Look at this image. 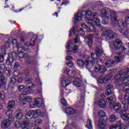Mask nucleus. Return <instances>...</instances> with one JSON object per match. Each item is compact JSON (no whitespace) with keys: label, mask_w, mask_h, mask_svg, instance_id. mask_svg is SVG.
I'll return each mask as SVG.
<instances>
[{"label":"nucleus","mask_w":129,"mask_h":129,"mask_svg":"<svg viewBox=\"0 0 129 129\" xmlns=\"http://www.w3.org/2000/svg\"><path fill=\"white\" fill-rule=\"evenodd\" d=\"M116 86H120L123 84H126L129 81V69L127 68L123 69L119 72L115 77Z\"/></svg>","instance_id":"obj_1"},{"label":"nucleus","mask_w":129,"mask_h":129,"mask_svg":"<svg viewBox=\"0 0 129 129\" xmlns=\"http://www.w3.org/2000/svg\"><path fill=\"white\" fill-rule=\"evenodd\" d=\"M110 17L111 18V21L114 26H115V24H117L116 28L118 30L122 31L124 29V22L121 19H119L117 21V18L116 17V13L114 11L110 10Z\"/></svg>","instance_id":"obj_2"},{"label":"nucleus","mask_w":129,"mask_h":129,"mask_svg":"<svg viewBox=\"0 0 129 129\" xmlns=\"http://www.w3.org/2000/svg\"><path fill=\"white\" fill-rule=\"evenodd\" d=\"M25 81L26 82L27 87L25 88L24 90V94L20 95L18 97V99L20 101H23V100H25V95L27 94H31L32 92H34V90L32 89L33 87H34L33 84H30V86H29V78H25Z\"/></svg>","instance_id":"obj_3"},{"label":"nucleus","mask_w":129,"mask_h":129,"mask_svg":"<svg viewBox=\"0 0 129 129\" xmlns=\"http://www.w3.org/2000/svg\"><path fill=\"white\" fill-rule=\"evenodd\" d=\"M123 57L124 55H122V53L117 52L116 53V56L114 57L115 61L113 59L108 60L105 63V65L107 68L113 67L115 64L121 62L122 59H123Z\"/></svg>","instance_id":"obj_4"},{"label":"nucleus","mask_w":129,"mask_h":129,"mask_svg":"<svg viewBox=\"0 0 129 129\" xmlns=\"http://www.w3.org/2000/svg\"><path fill=\"white\" fill-rule=\"evenodd\" d=\"M98 115L100 117L98 123V128H105L107 125L105 122L107 121V116L105 115V112L103 111H100L98 113Z\"/></svg>","instance_id":"obj_5"},{"label":"nucleus","mask_w":129,"mask_h":129,"mask_svg":"<svg viewBox=\"0 0 129 129\" xmlns=\"http://www.w3.org/2000/svg\"><path fill=\"white\" fill-rule=\"evenodd\" d=\"M17 56L18 54L16 53V52H12V53L10 54L7 58L6 61L7 65H8V66H10L11 68H12L14 64V62H15V60L16 59V58H17Z\"/></svg>","instance_id":"obj_6"},{"label":"nucleus","mask_w":129,"mask_h":129,"mask_svg":"<svg viewBox=\"0 0 129 129\" xmlns=\"http://www.w3.org/2000/svg\"><path fill=\"white\" fill-rule=\"evenodd\" d=\"M102 38H106V39H113L116 37V34L113 32L112 30H106L102 32L101 34Z\"/></svg>","instance_id":"obj_7"},{"label":"nucleus","mask_w":129,"mask_h":129,"mask_svg":"<svg viewBox=\"0 0 129 129\" xmlns=\"http://www.w3.org/2000/svg\"><path fill=\"white\" fill-rule=\"evenodd\" d=\"M86 22L87 24H89V26L91 27L90 28L87 27V28L86 29V30H87V32H88V33H91V32H95V26L93 25V20H91L89 18H86Z\"/></svg>","instance_id":"obj_8"},{"label":"nucleus","mask_w":129,"mask_h":129,"mask_svg":"<svg viewBox=\"0 0 129 129\" xmlns=\"http://www.w3.org/2000/svg\"><path fill=\"white\" fill-rule=\"evenodd\" d=\"M86 17H89V18L86 17L85 18V20L86 19H90L91 20H92L93 19L94 20L95 19H96L97 17H98V14L97 13H92L91 12V11L90 10H87L86 12H84Z\"/></svg>","instance_id":"obj_9"},{"label":"nucleus","mask_w":129,"mask_h":129,"mask_svg":"<svg viewBox=\"0 0 129 129\" xmlns=\"http://www.w3.org/2000/svg\"><path fill=\"white\" fill-rule=\"evenodd\" d=\"M106 68L104 66H100L99 64L97 63L95 66V71L98 73H104L106 72Z\"/></svg>","instance_id":"obj_10"},{"label":"nucleus","mask_w":129,"mask_h":129,"mask_svg":"<svg viewBox=\"0 0 129 129\" xmlns=\"http://www.w3.org/2000/svg\"><path fill=\"white\" fill-rule=\"evenodd\" d=\"M109 80H110V77L106 76L105 75H102L101 76L99 77L98 82L100 84H102L103 83L106 84Z\"/></svg>","instance_id":"obj_11"},{"label":"nucleus","mask_w":129,"mask_h":129,"mask_svg":"<svg viewBox=\"0 0 129 129\" xmlns=\"http://www.w3.org/2000/svg\"><path fill=\"white\" fill-rule=\"evenodd\" d=\"M110 9L108 8H106L102 10L101 12V17L102 19L105 18L108 20L109 19V12Z\"/></svg>","instance_id":"obj_12"},{"label":"nucleus","mask_w":129,"mask_h":129,"mask_svg":"<svg viewBox=\"0 0 129 129\" xmlns=\"http://www.w3.org/2000/svg\"><path fill=\"white\" fill-rule=\"evenodd\" d=\"M122 43L121 41L119 39H116V40L114 41L112 43L113 48L115 50H119L120 48H121V45Z\"/></svg>","instance_id":"obj_13"},{"label":"nucleus","mask_w":129,"mask_h":129,"mask_svg":"<svg viewBox=\"0 0 129 129\" xmlns=\"http://www.w3.org/2000/svg\"><path fill=\"white\" fill-rule=\"evenodd\" d=\"M7 82V79L5 77H0V88L1 89H6Z\"/></svg>","instance_id":"obj_14"},{"label":"nucleus","mask_w":129,"mask_h":129,"mask_svg":"<svg viewBox=\"0 0 129 129\" xmlns=\"http://www.w3.org/2000/svg\"><path fill=\"white\" fill-rule=\"evenodd\" d=\"M27 37L28 38H31L30 40L31 43H33V44L32 45V46H34L35 45V43L37 42V40L38 39V37L37 35H34L33 33H29L27 34Z\"/></svg>","instance_id":"obj_15"},{"label":"nucleus","mask_w":129,"mask_h":129,"mask_svg":"<svg viewBox=\"0 0 129 129\" xmlns=\"http://www.w3.org/2000/svg\"><path fill=\"white\" fill-rule=\"evenodd\" d=\"M1 126L2 128H8L11 126V122L8 119H5L2 122Z\"/></svg>","instance_id":"obj_16"},{"label":"nucleus","mask_w":129,"mask_h":129,"mask_svg":"<svg viewBox=\"0 0 129 129\" xmlns=\"http://www.w3.org/2000/svg\"><path fill=\"white\" fill-rule=\"evenodd\" d=\"M82 20V14L79 13L75 16V18L73 19V21L75 24H77L78 22H80Z\"/></svg>","instance_id":"obj_17"},{"label":"nucleus","mask_w":129,"mask_h":129,"mask_svg":"<svg viewBox=\"0 0 129 129\" xmlns=\"http://www.w3.org/2000/svg\"><path fill=\"white\" fill-rule=\"evenodd\" d=\"M98 104L101 108H105L106 107V103L102 99H99L98 101Z\"/></svg>","instance_id":"obj_18"},{"label":"nucleus","mask_w":129,"mask_h":129,"mask_svg":"<svg viewBox=\"0 0 129 129\" xmlns=\"http://www.w3.org/2000/svg\"><path fill=\"white\" fill-rule=\"evenodd\" d=\"M35 104L37 107H41L43 104V101L39 98H37L35 100Z\"/></svg>","instance_id":"obj_19"},{"label":"nucleus","mask_w":129,"mask_h":129,"mask_svg":"<svg viewBox=\"0 0 129 129\" xmlns=\"http://www.w3.org/2000/svg\"><path fill=\"white\" fill-rule=\"evenodd\" d=\"M27 119H31L34 118V110L29 111L25 116Z\"/></svg>","instance_id":"obj_20"},{"label":"nucleus","mask_w":129,"mask_h":129,"mask_svg":"<svg viewBox=\"0 0 129 129\" xmlns=\"http://www.w3.org/2000/svg\"><path fill=\"white\" fill-rule=\"evenodd\" d=\"M9 48H10V43L7 41L5 45L1 46V51H2V52H6V51H8Z\"/></svg>","instance_id":"obj_21"},{"label":"nucleus","mask_w":129,"mask_h":129,"mask_svg":"<svg viewBox=\"0 0 129 129\" xmlns=\"http://www.w3.org/2000/svg\"><path fill=\"white\" fill-rule=\"evenodd\" d=\"M82 82L79 79H77L76 81L73 82V84L75 85L76 87H81V83Z\"/></svg>","instance_id":"obj_22"},{"label":"nucleus","mask_w":129,"mask_h":129,"mask_svg":"<svg viewBox=\"0 0 129 129\" xmlns=\"http://www.w3.org/2000/svg\"><path fill=\"white\" fill-rule=\"evenodd\" d=\"M95 64V61L94 60H86L85 61V66H93V65Z\"/></svg>","instance_id":"obj_23"},{"label":"nucleus","mask_w":129,"mask_h":129,"mask_svg":"<svg viewBox=\"0 0 129 129\" xmlns=\"http://www.w3.org/2000/svg\"><path fill=\"white\" fill-rule=\"evenodd\" d=\"M66 112L68 114H73L75 112V110L72 108L67 107L66 108Z\"/></svg>","instance_id":"obj_24"},{"label":"nucleus","mask_w":129,"mask_h":129,"mask_svg":"<svg viewBox=\"0 0 129 129\" xmlns=\"http://www.w3.org/2000/svg\"><path fill=\"white\" fill-rule=\"evenodd\" d=\"M28 126H30V121L28 122L23 121L21 125L22 129H28Z\"/></svg>","instance_id":"obj_25"},{"label":"nucleus","mask_w":129,"mask_h":129,"mask_svg":"<svg viewBox=\"0 0 129 129\" xmlns=\"http://www.w3.org/2000/svg\"><path fill=\"white\" fill-rule=\"evenodd\" d=\"M71 83L70 82V80H63L61 82V86L62 87H66V86H68V85H69V84H70Z\"/></svg>","instance_id":"obj_26"},{"label":"nucleus","mask_w":129,"mask_h":129,"mask_svg":"<svg viewBox=\"0 0 129 129\" xmlns=\"http://www.w3.org/2000/svg\"><path fill=\"white\" fill-rule=\"evenodd\" d=\"M15 104H16V103L14 101H11L8 103V105L7 106L8 109H12L13 107H15Z\"/></svg>","instance_id":"obj_27"},{"label":"nucleus","mask_w":129,"mask_h":129,"mask_svg":"<svg viewBox=\"0 0 129 129\" xmlns=\"http://www.w3.org/2000/svg\"><path fill=\"white\" fill-rule=\"evenodd\" d=\"M96 18H95L94 19H89V20H91L92 21H93V25L94 26V23H96V24L97 25V26H98V27H100V25H99V23H100V20H99V19H98L97 17Z\"/></svg>","instance_id":"obj_28"},{"label":"nucleus","mask_w":129,"mask_h":129,"mask_svg":"<svg viewBox=\"0 0 129 129\" xmlns=\"http://www.w3.org/2000/svg\"><path fill=\"white\" fill-rule=\"evenodd\" d=\"M87 127L89 129H92V122L90 119H88L87 120Z\"/></svg>","instance_id":"obj_29"},{"label":"nucleus","mask_w":129,"mask_h":129,"mask_svg":"<svg viewBox=\"0 0 129 129\" xmlns=\"http://www.w3.org/2000/svg\"><path fill=\"white\" fill-rule=\"evenodd\" d=\"M123 92H128L129 91V84H124L122 87Z\"/></svg>","instance_id":"obj_30"},{"label":"nucleus","mask_w":129,"mask_h":129,"mask_svg":"<svg viewBox=\"0 0 129 129\" xmlns=\"http://www.w3.org/2000/svg\"><path fill=\"white\" fill-rule=\"evenodd\" d=\"M41 114V111L39 109L36 110L35 111H34L33 119L38 117V116Z\"/></svg>","instance_id":"obj_31"},{"label":"nucleus","mask_w":129,"mask_h":129,"mask_svg":"<svg viewBox=\"0 0 129 129\" xmlns=\"http://www.w3.org/2000/svg\"><path fill=\"white\" fill-rule=\"evenodd\" d=\"M77 63L80 67H83V66H85V61H84L82 59L77 60Z\"/></svg>","instance_id":"obj_32"},{"label":"nucleus","mask_w":129,"mask_h":129,"mask_svg":"<svg viewBox=\"0 0 129 129\" xmlns=\"http://www.w3.org/2000/svg\"><path fill=\"white\" fill-rule=\"evenodd\" d=\"M87 42H88V45L89 46V47L90 48H91L92 46V44L93 43V41H92V39L89 37H88L87 39H86Z\"/></svg>","instance_id":"obj_33"},{"label":"nucleus","mask_w":129,"mask_h":129,"mask_svg":"<svg viewBox=\"0 0 129 129\" xmlns=\"http://www.w3.org/2000/svg\"><path fill=\"white\" fill-rule=\"evenodd\" d=\"M120 33L122 34L125 37V38H126L127 39H129V30L126 29V31L122 33V32L120 31Z\"/></svg>","instance_id":"obj_34"},{"label":"nucleus","mask_w":129,"mask_h":129,"mask_svg":"<svg viewBox=\"0 0 129 129\" xmlns=\"http://www.w3.org/2000/svg\"><path fill=\"white\" fill-rule=\"evenodd\" d=\"M19 67H20V62H16L14 61L12 67H11V68L12 69H15V68H18Z\"/></svg>","instance_id":"obj_35"},{"label":"nucleus","mask_w":129,"mask_h":129,"mask_svg":"<svg viewBox=\"0 0 129 129\" xmlns=\"http://www.w3.org/2000/svg\"><path fill=\"white\" fill-rule=\"evenodd\" d=\"M72 52L74 53H78L79 52V49H78V46L77 45H74V47L72 50Z\"/></svg>","instance_id":"obj_36"},{"label":"nucleus","mask_w":129,"mask_h":129,"mask_svg":"<svg viewBox=\"0 0 129 129\" xmlns=\"http://www.w3.org/2000/svg\"><path fill=\"white\" fill-rule=\"evenodd\" d=\"M33 122L34 123H35V124H42L43 120L42 119L37 118L35 120L33 121Z\"/></svg>","instance_id":"obj_37"},{"label":"nucleus","mask_w":129,"mask_h":129,"mask_svg":"<svg viewBox=\"0 0 129 129\" xmlns=\"http://www.w3.org/2000/svg\"><path fill=\"white\" fill-rule=\"evenodd\" d=\"M115 110V112H117V113H119V114H123V111L120 108H117L114 109Z\"/></svg>","instance_id":"obj_38"},{"label":"nucleus","mask_w":129,"mask_h":129,"mask_svg":"<svg viewBox=\"0 0 129 129\" xmlns=\"http://www.w3.org/2000/svg\"><path fill=\"white\" fill-rule=\"evenodd\" d=\"M98 56L95 53H91V58L93 59V60H96L98 58Z\"/></svg>","instance_id":"obj_39"},{"label":"nucleus","mask_w":129,"mask_h":129,"mask_svg":"<svg viewBox=\"0 0 129 129\" xmlns=\"http://www.w3.org/2000/svg\"><path fill=\"white\" fill-rule=\"evenodd\" d=\"M123 51H127L128 52L126 54H128L129 53V43H127L126 44V47H123L122 48Z\"/></svg>","instance_id":"obj_40"},{"label":"nucleus","mask_w":129,"mask_h":129,"mask_svg":"<svg viewBox=\"0 0 129 129\" xmlns=\"http://www.w3.org/2000/svg\"><path fill=\"white\" fill-rule=\"evenodd\" d=\"M23 116L24 114H23V113H18L16 115V118H17V119H21V118H23Z\"/></svg>","instance_id":"obj_41"},{"label":"nucleus","mask_w":129,"mask_h":129,"mask_svg":"<svg viewBox=\"0 0 129 129\" xmlns=\"http://www.w3.org/2000/svg\"><path fill=\"white\" fill-rule=\"evenodd\" d=\"M13 112V110H12L11 109H8V110H7L6 111V114L8 116H10L12 115Z\"/></svg>","instance_id":"obj_42"},{"label":"nucleus","mask_w":129,"mask_h":129,"mask_svg":"<svg viewBox=\"0 0 129 129\" xmlns=\"http://www.w3.org/2000/svg\"><path fill=\"white\" fill-rule=\"evenodd\" d=\"M20 40L21 41V42H25V33L24 32H22V33L20 35Z\"/></svg>","instance_id":"obj_43"},{"label":"nucleus","mask_w":129,"mask_h":129,"mask_svg":"<svg viewBox=\"0 0 129 129\" xmlns=\"http://www.w3.org/2000/svg\"><path fill=\"white\" fill-rule=\"evenodd\" d=\"M78 34L80 35V36H83L85 34V32L83 30V29L81 28V30H79L78 31Z\"/></svg>","instance_id":"obj_44"},{"label":"nucleus","mask_w":129,"mask_h":129,"mask_svg":"<svg viewBox=\"0 0 129 129\" xmlns=\"http://www.w3.org/2000/svg\"><path fill=\"white\" fill-rule=\"evenodd\" d=\"M113 99V98H112V97H108L106 99V102L108 103V104H110V103H111Z\"/></svg>","instance_id":"obj_45"},{"label":"nucleus","mask_w":129,"mask_h":129,"mask_svg":"<svg viewBox=\"0 0 129 129\" xmlns=\"http://www.w3.org/2000/svg\"><path fill=\"white\" fill-rule=\"evenodd\" d=\"M60 102L62 104V105H64V106H67V105H68L66 100H65V99L64 98H62L60 100Z\"/></svg>","instance_id":"obj_46"},{"label":"nucleus","mask_w":129,"mask_h":129,"mask_svg":"<svg viewBox=\"0 0 129 129\" xmlns=\"http://www.w3.org/2000/svg\"><path fill=\"white\" fill-rule=\"evenodd\" d=\"M116 119L115 116L112 115L110 117L109 120L111 122H113Z\"/></svg>","instance_id":"obj_47"},{"label":"nucleus","mask_w":129,"mask_h":129,"mask_svg":"<svg viewBox=\"0 0 129 129\" xmlns=\"http://www.w3.org/2000/svg\"><path fill=\"white\" fill-rule=\"evenodd\" d=\"M96 51L98 54H102L103 53V51H102V49L99 47H96Z\"/></svg>","instance_id":"obj_48"},{"label":"nucleus","mask_w":129,"mask_h":129,"mask_svg":"<svg viewBox=\"0 0 129 129\" xmlns=\"http://www.w3.org/2000/svg\"><path fill=\"white\" fill-rule=\"evenodd\" d=\"M5 99V93L4 92L0 91V100H4Z\"/></svg>","instance_id":"obj_49"},{"label":"nucleus","mask_w":129,"mask_h":129,"mask_svg":"<svg viewBox=\"0 0 129 129\" xmlns=\"http://www.w3.org/2000/svg\"><path fill=\"white\" fill-rule=\"evenodd\" d=\"M8 120H9L11 122H13L15 120V117L12 115L9 116Z\"/></svg>","instance_id":"obj_50"},{"label":"nucleus","mask_w":129,"mask_h":129,"mask_svg":"<svg viewBox=\"0 0 129 129\" xmlns=\"http://www.w3.org/2000/svg\"><path fill=\"white\" fill-rule=\"evenodd\" d=\"M124 99L125 100H127V102L129 104V93H126L124 96Z\"/></svg>","instance_id":"obj_51"},{"label":"nucleus","mask_w":129,"mask_h":129,"mask_svg":"<svg viewBox=\"0 0 129 129\" xmlns=\"http://www.w3.org/2000/svg\"><path fill=\"white\" fill-rule=\"evenodd\" d=\"M24 56H25V53L23 51H20L18 54V57L19 58H24Z\"/></svg>","instance_id":"obj_52"},{"label":"nucleus","mask_w":129,"mask_h":129,"mask_svg":"<svg viewBox=\"0 0 129 129\" xmlns=\"http://www.w3.org/2000/svg\"><path fill=\"white\" fill-rule=\"evenodd\" d=\"M70 72V69H64L63 71V74H67V75H68V73Z\"/></svg>","instance_id":"obj_53"},{"label":"nucleus","mask_w":129,"mask_h":129,"mask_svg":"<svg viewBox=\"0 0 129 129\" xmlns=\"http://www.w3.org/2000/svg\"><path fill=\"white\" fill-rule=\"evenodd\" d=\"M71 45H72V41L71 40H70L68 42L67 45L66 46V49H70Z\"/></svg>","instance_id":"obj_54"},{"label":"nucleus","mask_w":129,"mask_h":129,"mask_svg":"<svg viewBox=\"0 0 129 129\" xmlns=\"http://www.w3.org/2000/svg\"><path fill=\"white\" fill-rule=\"evenodd\" d=\"M16 82H17V80L15 78H12L10 79V83H11V84H15Z\"/></svg>","instance_id":"obj_55"},{"label":"nucleus","mask_w":129,"mask_h":129,"mask_svg":"<svg viewBox=\"0 0 129 129\" xmlns=\"http://www.w3.org/2000/svg\"><path fill=\"white\" fill-rule=\"evenodd\" d=\"M116 107H117V108H120V107H121V105L120 104V103H117L114 105V109L116 108Z\"/></svg>","instance_id":"obj_56"},{"label":"nucleus","mask_w":129,"mask_h":129,"mask_svg":"<svg viewBox=\"0 0 129 129\" xmlns=\"http://www.w3.org/2000/svg\"><path fill=\"white\" fill-rule=\"evenodd\" d=\"M125 22L126 25H129V15H127L125 18Z\"/></svg>","instance_id":"obj_57"},{"label":"nucleus","mask_w":129,"mask_h":129,"mask_svg":"<svg viewBox=\"0 0 129 129\" xmlns=\"http://www.w3.org/2000/svg\"><path fill=\"white\" fill-rule=\"evenodd\" d=\"M99 60L100 61V62H101V63H103L104 62V57H102V56L100 55L99 56Z\"/></svg>","instance_id":"obj_58"},{"label":"nucleus","mask_w":129,"mask_h":129,"mask_svg":"<svg viewBox=\"0 0 129 129\" xmlns=\"http://www.w3.org/2000/svg\"><path fill=\"white\" fill-rule=\"evenodd\" d=\"M15 126L17 128H19L21 126V124L20 123V122L19 121H16L15 123Z\"/></svg>","instance_id":"obj_59"},{"label":"nucleus","mask_w":129,"mask_h":129,"mask_svg":"<svg viewBox=\"0 0 129 129\" xmlns=\"http://www.w3.org/2000/svg\"><path fill=\"white\" fill-rule=\"evenodd\" d=\"M22 47H23V46L22 45V44L18 43L17 44V48L18 51L19 50H21V49H22Z\"/></svg>","instance_id":"obj_60"},{"label":"nucleus","mask_w":129,"mask_h":129,"mask_svg":"<svg viewBox=\"0 0 129 129\" xmlns=\"http://www.w3.org/2000/svg\"><path fill=\"white\" fill-rule=\"evenodd\" d=\"M25 100H26V101H27V102H31L32 99V98H31V97H26L25 98Z\"/></svg>","instance_id":"obj_61"},{"label":"nucleus","mask_w":129,"mask_h":129,"mask_svg":"<svg viewBox=\"0 0 129 129\" xmlns=\"http://www.w3.org/2000/svg\"><path fill=\"white\" fill-rule=\"evenodd\" d=\"M110 94H111V90L107 89L106 90V95H110Z\"/></svg>","instance_id":"obj_62"},{"label":"nucleus","mask_w":129,"mask_h":129,"mask_svg":"<svg viewBox=\"0 0 129 129\" xmlns=\"http://www.w3.org/2000/svg\"><path fill=\"white\" fill-rule=\"evenodd\" d=\"M37 92L38 94H42V87L40 86L39 88L37 90Z\"/></svg>","instance_id":"obj_63"},{"label":"nucleus","mask_w":129,"mask_h":129,"mask_svg":"<svg viewBox=\"0 0 129 129\" xmlns=\"http://www.w3.org/2000/svg\"><path fill=\"white\" fill-rule=\"evenodd\" d=\"M123 117H124V118L125 119H129V114L127 113V114H125L123 116Z\"/></svg>","instance_id":"obj_64"}]
</instances>
